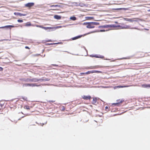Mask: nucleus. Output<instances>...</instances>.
I'll list each match as a JSON object with an SVG mask.
<instances>
[{
  "label": "nucleus",
  "mask_w": 150,
  "mask_h": 150,
  "mask_svg": "<svg viewBox=\"0 0 150 150\" xmlns=\"http://www.w3.org/2000/svg\"><path fill=\"white\" fill-rule=\"evenodd\" d=\"M114 66H91L89 67L88 69H96L99 68H105V67H108L109 68H112L114 67Z\"/></svg>",
  "instance_id": "obj_1"
},
{
  "label": "nucleus",
  "mask_w": 150,
  "mask_h": 150,
  "mask_svg": "<svg viewBox=\"0 0 150 150\" xmlns=\"http://www.w3.org/2000/svg\"><path fill=\"white\" fill-rule=\"evenodd\" d=\"M84 24L87 25L86 27L88 28H92L95 27L94 25H97V23L95 22L84 23Z\"/></svg>",
  "instance_id": "obj_2"
},
{
  "label": "nucleus",
  "mask_w": 150,
  "mask_h": 150,
  "mask_svg": "<svg viewBox=\"0 0 150 150\" xmlns=\"http://www.w3.org/2000/svg\"><path fill=\"white\" fill-rule=\"evenodd\" d=\"M39 79L37 78H33L32 79H28L27 81L29 82H37L40 81Z\"/></svg>",
  "instance_id": "obj_3"
},
{
  "label": "nucleus",
  "mask_w": 150,
  "mask_h": 150,
  "mask_svg": "<svg viewBox=\"0 0 150 150\" xmlns=\"http://www.w3.org/2000/svg\"><path fill=\"white\" fill-rule=\"evenodd\" d=\"M124 101V100L122 99H119L117 100V103H113V105H115L119 106L120 104L122 103Z\"/></svg>",
  "instance_id": "obj_4"
},
{
  "label": "nucleus",
  "mask_w": 150,
  "mask_h": 150,
  "mask_svg": "<svg viewBox=\"0 0 150 150\" xmlns=\"http://www.w3.org/2000/svg\"><path fill=\"white\" fill-rule=\"evenodd\" d=\"M82 98L84 100H90L91 98V97L90 95L88 96L83 95L82 96Z\"/></svg>",
  "instance_id": "obj_5"
},
{
  "label": "nucleus",
  "mask_w": 150,
  "mask_h": 150,
  "mask_svg": "<svg viewBox=\"0 0 150 150\" xmlns=\"http://www.w3.org/2000/svg\"><path fill=\"white\" fill-rule=\"evenodd\" d=\"M33 3H29L25 4V6L26 7H30L34 5Z\"/></svg>",
  "instance_id": "obj_6"
},
{
  "label": "nucleus",
  "mask_w": 150,
  "mask_h": 150,
  "mask_svg": "<svg viewBox=\"0 0 150 150\" xmlns=\"http://www.w3.org/2000/svg\"><path fill=\"white\" fill-rule=\"evenodd\" d=\"M122 29L129 28L130 26L129 25H125L124 24H122L121 26H120Z\"/></svg>",
  "instance_id": "obj_7"
},
{
  "label": "nucleus",
  "mask_w": 150,
  "mask_h": 150,
  "mask_svg": "<svg viewBox=\"0 0 150 150\" xmlns=\"http://www.w3.org/2000/svg\"><path fill=\"white\" fill-rule=\"evenodd\" d=\"M14 14L15 15L19 16H24L26 15V14H25L21 13H18V12H15L14 13Z\"/></svg>",
  "instance_id": "obj_8"
},
{
  "label": "nucleus",
  "mask_w": 150,
  "mask_h": 150,
  "mask_svg": "<svg viewBox=\"0 0 150 150\" xmlns=\"http://www.w3.org/2000/svg\"><path fill=\"white\" fill-rule=\"evenodd\" d=\"M142 86L144 88L150 87V84H143L142 85Z\"/></svg>",
  "instance_id": "obj_9"
},
{
  "label": "nucleus",
  "mask_w": 150,
  "mask_h": 150,
  "mask_svg": "<svg viewBox=\"0 0 150 150\" xmlns=\"http://www.w3.org/2000/svg\"><path fill=\"white\" fill-rule=\"evenodd\" d=\"M40 81H49L50 80V79L48 78H45V79H39Z\"/></svg>",
  "instance_id": "obj_10"
},
{
  "label": "nucleus",
  "mask_w": 150,
  "mask_h": 150,
  "mask_svg": "<svg viewBox=\"0 0 150 150\" xmlns=\"http://www.w3.org/2000/svg\"><path fill=\"white\" fill-rule=\"evenodd\" d=\"M54 17L55 18L58 20L60 19L61 18L60 16L57 15H55L54 16Z\"/></svg>",
  "instance_id": "obj_11"
},
{
  "label": "nucleus",
  "mask_w": 150,
  "mask_h": 150,
  "mask_svg": "<svg viewBox=\"0 0 150 150\" xmlns=\"http://www.w3.org/2000/svg\"><path fill=\"white\" fill-rule=\"evenodd\" d=\"M139 55H140V56L138 57V58H142L144 57V54L143 52H139Z\"/></svg>",
  "instance_id": "obj_12"
},
{
  "label": "nucleus",
  "mask_w": 150,
  "mask_h": 150,
  "mask_svg": "<svg viewBox=\"0 0 150 150\" xmlns=\"http://www.w3.org/2000/svg\"><path fill=\"white\" fill-rule=\"evenodd\" d=\"M97 100V99L96 98H94L92 101V103L93 104H95L96 103Z\"/></svg>",
  "instance_id": "obj_13"
},
{
  "label": "nucleus",
  "mask_w": 150,
  "mask_h": 150,
  "mask_svg": "<svg viewBox=\"0 0 150 150\" xmlns=\"http://www.w3.org/2000/svg\"><path fill=\"white\" fill-rule=\"evenodd\" d=\"M36 26L37 27H40V28H43V29H45V30H47V29H48V27H43V26H42V25H37Z\"/></svg>",
  "instance_id": "obj_14"
},
{
  "label": "nucleus",
  "mask_w": 150,
  "mask_h": 150,
  "mask_svg": "<svg viewBox=\"0 0 150 150\" xmlns=\"http://www.w3.org/2000/svg\"><path fill=\"white\" fill-rule=\"evenodd\" d=\"M82 37V35H79L76 37H74L73 38H72V39L73 40H74L78 38H81Z\"/></svg>",
  "instance_id": "obj_15"
},
{
  "label": "nucleus",
  "mask_w": 150,
  "mask_h": 150,
  "mask_svg": "<svg viewBox=\"0 0 150 150\" xmlns=\"http://www.w3.org/2000/svg\"><path fill=\"white\" fill-rule=\"evenodd\" d=\"M9 27L13 28L14 27V26L13 25H6V26H4V27H1L0 28H8Z\"/></svg>",
  "instance_id": "obj_16"
},
{
  "label": "nucleus",
  "mask_w": 150,
  "mask_h": 150,
  "mask_svg": "<svg viewBox=\"0 0 150 150\" xmlns=\"http://www.w3.org/2000/svg\"><path fill=\"white\" fill-rule=\"evenodd\" d=\"M93 73H102V72L101 71H97V70H92Z\"/></svg>",
  "instance_id": "obj_17"
},
{
  "label": "nucleus",
  "mask_w": 150,
  "mask_h": 150,
  "mask_svg": "<svg viewBox=\"0 0 150 150\" xmlns=\"http://www.w3.org/2000/svg\"><path fill=\"white\" fill-rule=\"evenodd\" d=\"M24 108L28 110H29L30 109V107L28 105H25L24 106Z\"/></svg>",
  "instance_id": "obj_18"
},
{
  "label": "nucleus",
  "mask_w": 150,
  "mask_h": 150,
  "mask_svg": "<svg viewBox=\"0 0 150 150\" xmlns=\"http://www.w3.org/2000/svg\"><path fill=\"white\" fill-rule=\"evenodd\" d=\"M70 18L73 21H75L76 19V17L75 16L71 17Z\"/></svg>",
  "instance_id": "obj_19"
},
{
  "label": "nucleus",
  "mask_w": 150,
  "mask_h": 150,
  "mask_svg": "<svg viewBox=\"0 0 150 150\" xmlns=\"http://www.w3.org/2000/svg\"><path fill=\"white\" fill-rule=\"evenodd\" d=\"M31 25V24L30 22H28L25 23V26H30Z\"/></svg>",
  "instance_id": "obj_20"
},
{
  "label": "nucleus",
  "mask_w": 150,
  "mask_h": 150,
  "mask_svg": "<svg viewBox=\"0 0 150 150\" xmlns=\"http://www.w3.org/2000/svg\"><path fill=\"white\" fill-rule=\"evenodd\" d=\"M50 7H59L60 6L59 5H51V6H50Z\"/></svg>",
  "instance_id": "obj_21"
},
{
  "label": "nucleus",
  "mask_w": 150,
  "mask_h": 150,
  "mask_svg": "<svg viewBox=\"0 0 150 150\" xmlns=\"http://www.w3.org/2000/svg\"><path fill=\"white\" fill-rule=\"evenodd\" d=\"M91 73H93L92 70L91 71H88L87 72H85L86 74H88Z\"/></svg>",
  "instance_id": "obj_22"
},
{
  "label": "nucleus",
  "mask_w": 150,
  "mask_h": 150,
  "mask_svg": "<svg viewBox=\"0 0 150 150\" xmlns=\"http://www.w3.org/2000/svg\"><path fill=\"white\" fill-rule=\"evenodd\" d=\"M128 86H117V87L119 88H123V87H127Z\"/></svg>",
  "instance_id": "obj_23"
},
{
  "label": "nucleus",
  "mask_w": 150,
  "mask_h": 150,
  "mask_svg": "<svg viewBox=\"0 0 150 150\" xmlns=\"http://www.w3.org/2000/svg\"><path fill=\"white\" fill-rule=\"evenodd\" d=\"M60 109L62 111H64L65 110L64 107L63 106H61L60 107Z\"/></svg>",
  "instance_id": "obj_24"
},
{
  "label": "nucleus",
  "mask_w": 150,
  "mask_h": 150,
  "mask_svg": "<svg viewBox=\"0 0 150 150\" xmlns=\"http://www.w3.org/2000/svg\"><path fill=\"white\" fill-rule=\"evenodd\" d=\"M21 98L24 100H27V98L26 97H22Z\"/></svg>",
  "instance_id": "obj_25"
},
{
  "label": "nucleus",
  "mask_w": 150,
  "mask_h": 150,
  "mask_svg": "<svg viewBox=\"0 0 150 150\" xmlns=\"http://www.w3.org/2000/svg\"><path fill=\"white\" fill-rule=\"evenodd\" d=\"M47 122H45L44 123H40V124H39V125L41 126H43V125H45L47 124Z\"/></svg>",
  "instance_id": "obj_26"
},
{
  "label": "nucleus",
  "mask_w": 150,
  "mask_h": 150,
  "mask_svg": "<svg viewBox=\"0 0 150 150\" xmlns=\"http://www.w3.org/2000/svg\"><path fill=\"white\" fill-rule=\"evenodd\" d=\"M31 85H33V84H29V83H27L25 84V86H31Z\"/></svg>",
  "instance_id": "obj_27"
},
{
  "label": "nucleus",
  "mask_w": 150,
  "mask_h": 150,
  "mask_svg": "<svg viewBox=\"0 0 150 150\" xmlns=\"http://www.w3.org/2000/svg\"><path fill=\"white\" fill-rule=\"evenodd\" d=\"M17 21L19 23H22L23 22V21L21 20L18 19L17 20Z\"/></svg>",
  "instance_id": "obj_28"
},
{
  "label": "nucleus",
  "mask_w": 150,
  "mask_h": 150,
  "mask_svg": "<svg viewBox=\"0 0 150 150\" xmlns=\"http://www.w3.org/2000/svg\"><path fill=\"white\" fill-rule=\"evenodd\" d=\"M104 27H105V28H108V27H110V26H109V25H105L104 26Z\"/></svg>",
  "instance_id": "obj_29"
},
{
  "label": "nucleus",
  "mask_w": 150,
  "mask_h": 150,
  "mask_svg": "<svg viewBox=\"0 0 150 150\" xmlns=\"http://www.w3.org/2000/svg\"><path fill=\"white\" fill-rule=\"evenodd\" d=\"M3 69L2 67H0V71H2Z\"/></svg>",
  "instance_id": "obj_30"
},
{
  "label": "nucleus",
  "mask_w": 150,
  "mask_h": 150,
  "mask_svg": "<svg viewBox=\"0 0 150 150\" xmlns=\"http://www.w3.org/2000/svg\"><path fill=\"white\" fill-rule=\"evenodd\" d=\"M80 74L81 75L83 74V75H85L86 74L85 72H83V73H80Z\"/></svg>",
  "instance_id": "obj_31"
},
{
  "label": "nucleus",
  "mask_w": 150,
  "mask_h": 150,
  "mask_svg": "<svg viewBox=\"0 0 150 150\" xmlns=\"http://www.w3.org/2000/svg\"><path fill=\"white\" fill-rule=\"evenodd\" d=\"M25 48L26 49H30V48L28 47L27 46H25Z\"/></svg>",
  "instance_id": "obj_32"
},
{
  "label": "nucleus",
  "mask_w": 150,
  "mask_h": 150,
  "mask_svg": "<svg viewBox=\"0 0 150 150\" xmlns=\"http://www.w3.org/2000/svg\"><path fill=\"white\" fill-rule=\"evenodd\" d=\"M131 58V57H127V58H124V59H130Z\"/></svg>",
  "instance_id": "obj_33"
},
{
  "label": "nucleus",
  "mask_w": 150,
  "mask_h": 150,
  "mask_svg": "<svg viewBox=\"0 0 150 150\" xmlns=\"http://www.w3.org/2000/svg\"><path fill=\"white\" fill-rule=\"evenodd\" d=\"M108 106H106L105 107V109L106 110H107V109H108Z\"/></svg>",
  "instance_id": "obj_34"
},
{
  "label": "nucleus",
  "mask_w": 150,
  "mask_h": 150,
  "mask_svg": "<svg viewBox=\"0 0 150 150\" xmlns=\"http://www.w3.org/2000/svg\"><path fill=\"white\" fill-rule=\"evenodd\" d=\"M54 101H53V100H50L49 101V102L50 103L51 102L53 103V102H54Z\"/></svg>",
  "instance_id": "obj_35"
},
{
  "label": "nucleus",
  "mask_w": 150,
  "mask_h": 150,
  "mask_svg": "<svg viewBox=\"0 0 150 150\" xmlns=\"http://www.w3.org/2000/svg\"><path fill=\"white\" fill-rule=\"evenodd\" d=\"M59 43H53V44H52V43H51L49 45H52V44H59Z\"/></svg>",
  "instance_id": "obj_36"
},
{
  "label": "nucleus",
  "mask_w": 150,
  "mask_h": 150,
  "mask_svg": "<svg viewBox=\"0 0 150 150\" xmlns=\"http://www.w3.org/2000/svg\"><path fill=\"white\" fill-rule=\"evenodd\" d=\"M105 31V30H100V31H101V32H103V31Z\"/></svg>",
  "instance_id": "obj_37"
},
{
  "label": "nucleus",
  "mask_w": 150,
  "mask_h": 150,
  "mask_svg": "<svg viewBox=\"0 0 150 150\" xmlns=\"http://www.w3.org/2000/svg\"><path fill=\"white\" fill-rule=\"evenodd\" d=\"M47 42H51L52 41L51 40H49L47 41Z\"/></svg>",
  "instance_id": "obj_38"
},
{
  "label": "nucleus",
  "mask_w": 150,
  "mask_h": 150,
  "mask_svg": "<svg viewBox=\"0 0 150 150\" xmlns=\"http://www.w3.org/2000/svg\"><path fill=\"white\" fill-rule=\"evenodd\" d=\"M35 86V85L34 84H33V85H31V86Z\"/></svg>",
  "instance_id": "obj_39"
},
{
  "label": "nucleus",
  "mask_w": 150,
  "mask_h": 150,
  "mask_svg": "<svg viewBox=\"0 0 150 150\" xmlns=\"http://www.w3.org/2000/svg\"><path fill=\"white\" fill-rule=\"evenodd\" d=\"M52 10H55V9H52Z\"/></svg>",
  "instance_id": "obj_40"
}]
</instances>
